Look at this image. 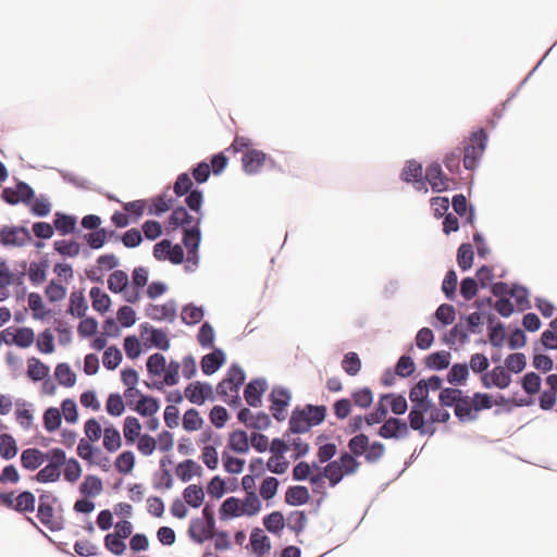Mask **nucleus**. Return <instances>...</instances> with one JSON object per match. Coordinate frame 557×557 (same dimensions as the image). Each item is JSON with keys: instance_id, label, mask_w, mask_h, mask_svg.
I'll use <instances>...</instances> for the list:
<instances>
[{"instance_id": "nucleus-18", "label": "nucleus", "mask_w": 557, "mask_h": 557, "mask_svg": "<svg viewBox=\"0 0 557 557\" xmlns=\"http://www.w3.org/2000/svg\"><path fill=\"white\" fill-rule=\"evenodd\" d=\"M250 545L255 554L259 557L264 556L271 549V543L269 537L263 533L261 529H253L250 534Z\"/></svg>"}, {"instance_id": "nucleus-53", "label": "nucleus", "mask_w": 557, "mask_h": 557, "mask_svg": "<svg viewBox=\"0 0 557 557\" xmlns=\"http://www.w3.org/2000/svg\"><path fill=\"white\" fill-rule=\"evenodd\" d=\"M527 366L525 356L522 352L510 354L505 359V368L510 372L520 373Z\"/></svg>"}, {"instance_id": "nucleus-13", "label": "nucleus", "mask_w": 557, "mask_h": 557, "mask_svg": "<svg viewBox=\"0 0 557 557\" xmlns=\"http://www.w3.org/2000/svg\"><path fill=\"white\" fill-rule=\"evenodd\" d=\"M425 180L436 193L444 191L449 187V180L444 175L438 163H432L426 168Z\"/></svg>"}, {"instance_id": "nucleus-11", "label": "nucleus", "mask_w": 557, "mask_h": 557, "mask_svg": "<svg viewBox=\"0 0 557 557\" xmlns=\"http://www.w3.org/2000/svg\"><path fill=\"white\" fill-rule=\"evenodd\" d=\"M200 219H198L195 224L184 230L183 244L187 248V261L197 263L198 262V247L200 244V230H199Z\"/></svg>"}, {"instance_id": "nucleus-36", "label": "nucleus", "mask_w": 557, "mask_h": 557, "mask_svg": "<svg viewBox=\"0 0 557 557\" xmlns=\"http://www.w3.org/2000/svg\"><path fill=\"white\" fill-rule=\"evenodd\" d=\"M183 496L189 506L198 508L205 499V492L201 486L191 484L184 490Z\"/></svg>"}, {"instance_id": "nucleus-60", "label": "nucleus", "mask_w": 557, "mask_h": 557, "mask_svg": "<svg viewBox=\"0 0 557 557\" xmlns=\"http://www.w3.org/2000/svg\"><path fill=\"white\" fill-rule=\"evenodd\" d=\"M541 376L534 372L527 373L522 379V388L529 395H534L541 389Z\"/></svg>"}, {"instance_id": "nucleus-54", "label": "nucleus", "mask_w": 557, "mask_h": 557, "mask_svg": "<svg viewBox=\"0 0 557 557\" xmlns=\"http://www.w3.org/2000/svg\"><path fill=\"white\" fill-rule=\"evenodd\" d=\"M165 357L162 354L156 352L147 360V370L149 374L157 376L165 371Z\"/></svg>"}, {"instance_id": "nucleus-6", "label": "nucleus", "mask_w": 557, "mask_h": 557, "mask_svg": "<svg viewBox=\"0 0 557 557\" xmlns=\"http://www.w3.org/2000/svg\"><path fill=\"white\" fill-rule=\"evenodd\" d=\"M48 462L46 467L40 469L35 479L40 483L57 482L61 476V469L65 463V453L61 448H52L48 450Z\"/></svg>"}, {"instance_id": "nucleus-52", "label": "nucleus", "mask_w": 557, "mask_h": 557, "mask_svg": "<svg viewBox=\"0 0 557 557\" xmlns=\"http://www.w3.org/2000/svg\"><path fill=\"white\" fill-rule=\"evenodd\" d=\"M307 524V516L301 510H295L292 511L287 517V527L295 532L296 534H299Z\"/></svg>"}, {"instance_id": "nucleus-25", "label": "nucleus", "mask_w": 557, "mask_h": 557, "mask_svg": "<svg viewBox=\"0 0 557 557\" xmlns=\"http://www.w3.org/2000/svg\"><path fill=\"white\" fill-rule=\"evenodd\" d=\"M469 377V367L466 363H455L447 373L446 380L455 386L465 385Z\"/></svg>"}, {"instance_id": "nucleus-43", "label": "nucleus", "mask_w": 557, "mask_h": 557, "mask_svg": "<svg viewBox=\"0 0 557 557\" xmlns=\"http://www.w3.org/2000/svg\"><path fill=\"white\" fill-rule=\"evenodd\" d=\"M422 165L414 161L410 160L406 163L401 176L406 182H419L422 183Z\"/></svg>"}, {"instance_id": "nucleus-45", "label": "nucleus", "mask_w": 557, "mask_h": 557, "mask_svg": "<svg viewBox=\"0 0 557 557\" xmlns=\"http://www.w3.org/2000/svg\"><path fill=\"white\" fill-rule=\"evenodd\" d=\"M35 342V333L29 327H20L15 331L12 343L21 348H27Z\"/></svg>"}, {"instance_id": "nucleus-48", "label": "nucleus", "mask_w": 557, "mask_h": 557, "mask_svg": "<svg viewBox=\"0 0 557 557\" xmlns=\"http://www.w3.org/2000/svg\"><path fill=\"white\" fill-rule=\"evenodd\" d=\"M202 424H203V419L200 417L199 412L196 409L190 408L184 413L183 428L186 431H188V432L197 431V430L201 429Z\"/></svg>"}, {"instance_id": "nucleus-7", "label": "nucleus", "mask_w": 557, "mask_h": 557, "mask_svg": "<svg viewBox=\"0 0 557 557\" xmlns=\"http://www.w3.org/2000/svg\"><path fill=\"white\" fill-rule=\"evenodd\" d=\"M108 287L112 293H122L125 301L136 304L140 299V292L129 286V280L126 272L115 270L109 275Z\"/></svg>"}, {"instance_id": "nucleus-3", "label": "nucleus", "mask_w": 557, "mask_h": 557, "mask_svg": "<svg viewBox=\"0 0 557 557\" xmlns=\"http://www.w3.org/2000/svg\"><path fill=\"white\" fill-rule=\"evenodd\" d=\"M487 143V134L481 128L471 134L468 140L465 141L463 149V165L467 170H473L479 159L482 157Z\"/></svg>"}, {"instance_id": "nucleus-58", "label": "nucleus", "mask_w": 557, "mask_h": 557, "mask_svg": "<svg viewBox=\"0 0 557 557\" xmlns=\"http://www.w3.org/2000/svg\"><path fill=\"white\" fill-rule=\"evenodd\" d=\"M76 220L71 215L57 214L54 226L61 235L71 234L75 231Z\"/></svg>"}, {"instance_id": "nucleus-40", "label": "nucleus", "mask_w": 557, "mask_h": 557, "mask_svg": "<svg viewBox=\"0 0 557 557\" xmlns=\"http://www.w3.org/2000/svg\"><path fill=\"white\" fill-rule=\"evenodd\" d=\"M263 524L269 532L278 534L285 527V518L281 511H273L264 517Z\"/></svg>"}, {"instance_id": "nucleus-49", "label": "nucleus", "mask_w": 557, "mask_h": 557, "mask_svg": "<svg viewBox=\"0 0 557 557\" xmlns=\"http://www.w3.org/2000/svg\"><path fill=\"white\" fill-rule=\"evenodd\" d=\"M48 264L46 261L32 262L28 268V277L33 284H41L46 281Z\"/></svg>"}, {"instance_id": "nucleus-39", "label": "nucleus", "mask_w": 557, "mask_h": 557, "mask_svg": "<svg viewBox=\"0 0 557 557\" xmlns=\"http://www.w3.org/2000/svg\"><path fill=\"white\" fill-rule=\"evenodd\" d=\"M54 374L58 382L65 387H72L76 383V375L67 363H59Z\"/></svg>"}, {"instance_id": "nucleus-17", "label": "nucleus", "mask_w": 557, "mask_h": 557, "mask_svg": "<svg viewBox=\"0 0 557 557\" xmlns=\"http://www.w3.org/2000/svg\"><path fill=\"white\" fill-rule=\"evenodd\" d=\"M225 361V355L221 349L206 355L201 359V370L205 374L210 375L220 369Z\"/></svg>"}, {"instance_id": "nucleus-62", "label": "nucleus", "mask_w": 557, "mask_h": 557, "mask_svg": "<svg viewBox=\"0 0 557 557\" xmlns=\"http://www.w3.org/2000/svg\"><path fill=\"white\" fill-rule=\"evenodd\" d=\"M343 370L349 375H356L361 368V361L356 352H348L342 361Z\"/></svg>"}, {"instance_id": "nucleus-51", "label": "nucleus", "mask_w": 557, "mask_h": 557, "mask_svg": "<svg viewBox=\"0 0 557 557\" xmlns=\"http://www.w3.org/2000/svg\"><path fill=\"white\" fill-rule=\"evenodd\" d=\"M457 262L461 270L466 271L472 267L473 249L471 244H462L458 248Z\"/></svg>"}, {"instance_id": "nucleus-15", "label": "nucleus", "mask_w": 557, "mask_h": 557, "mask_svg": "<svg viewBox=\"0 0 557 557\" xmlns=\"http://www.w3.org/2000/svg\"><path fill=\"white\" fill-rule=\"evenodd\" d=\"M48 458V451L44 453L38 448H27L21 454L22 467L29 471L38 469Z\"/></svg>"}, {"instance_id": "nucleus-56", "label": "nucleus", "mask_w": 557, "mask_h": 557, "mask_svg": "<svg viewBox=\"0 0 557 557\" xmlns=\"http://www.w3.org/2000/svg\"><path fill=\"white\" fill-rule=\"evenodd\" d=\"M106 409L110 416H121L125 410L122 396L120 394H110L107 399Z\"/></svg>"}, {"instance_id": "nucleus-37", "label": "nucleus", "mask_w": 557, "mask_h": 557, "mask_svg": "<svg viewBox=\"0 0 557 557\" xmlns=\"http://www.w3.org/2000/svg\"><path fill=\"white\" fill-rule=\"evenodd\" d=\"M90 298L92 301V308L100 313H104L111 305L110 297L99 287H92L90 289Z\"/></svg>"}, {"instance_id": "nucleus-63", "label": "nucleus", "mask_w": 557, "mask_h": 557, "mask_svg": "<svg viewBox=\"0 0 557 557\" xmlns=\"http://www.w3.org/2000/svg\"><path fill=\"white\" fill-rule=\"evenodd\" d=\"M243 515L255 516L261 508V503L253 492L247 493L246 498L242 502Z\"/></svg>"}, {"instance_id": "nucleus-47", "label": "nucleus", "mask_w": 557, "mask_h": 557, "mask_svg": "<svg viewBox=\"0 0 557 557\" xmlns=\"http://www.w3.org/2000/svg\"><path fill=\"white\" fill-rule=\"evenodd\" d=\"M307 420L310 422L311 426L319 425L325 419L326 408L324 406H312L307 405L304 409Z\"/></svg>"}, {"instance_id": "nucleus-32", "label": "nucleus", "mask_w": 557, "mask_h": 557, "mask_svg": "<svg viewBox=\"0 0 557 557\" xmlns=\"http://www.w3.org/2000/svg\"><path fill=\"white\" fill-rule=\"evenodd\" d=\"M451 355L449 351L441 350L429 355L425 358V366L430 369L443 370L450 363Z\"/></svg>"}, {"instance_id": "nucleus-50", "label": "nucleus", "mask_w": 557, "mask_h": 557, "mask_svg": "<svg viewBox=\"0 0 557 557\" xmlns=\"http://www.w3.org/2000/svg\"><path fill=\"white\" fill-rule=\"evenodd\" d=\"M135 466V456L131 450L123 451L115 460V468L120 473L128 474Z\"/></svg>"}, {"instance_id": "nucleus-28", "label": "nucleus", "mask_w": 557, "mask_h": 557, "mask_svg": "<svg viewBox=\"0 0 557 557\" xmlns=\"http://www.w3.org/2000/svg\"><path fill=\"white\" fill-rule=\"evenodd\" d=\"M408 434V425L405 421L397 418L385 420V438L404 437Z\"/></svg>"}, {"instance_id": "nucleus-1", "label": "nucleus", "mask_w": 557, "mask_h": 557, "mask_svg": "<svg viewBox=\"0 0 557 557\" xmlns=\"http://www.w3.org/2000/svg\"><path fill=\"white\" fill-rule=\"evenodd\" d=\"M409 399L412 403L409 412L410 428L418 431L420 435L432 436L436 432V423H446L450 419V413L436 407L429 399V392L424 380H420L409 393Z\"/></svg>"}, {"instance_id": "nucleus-26", "label": "nucleus", "mask_w": 557, "mask_h": 557, "mask_svg": "<svg viewBox=\"0 0 557 557\" xmlns=\"http://www.w3.org/2000/svg\"><path fill=\"white\" fill-rule=\"evenodd\" d=\"M309 499L310 495L306 486H292L286 491L285 494V502L294 506L307 504Z\"/></svg>"}, {"instance_id": "nucleus-33", "label": "nucleus", "mask_w": 557, "mask_h": 557, "mask_svg": "<svg viewBox=\"0 0 557 557\" xmlns=\"http://www.w3.org/2000/svg\"><path fill=\"white\" fill-rule=\"evenodd\" d=\"M311 424L307 420L305 412L301 410H294L289 419V431L292 433H306L310 430Z\"/></svg>"}, {"instance_id": "nucleus-23", "label": "nucleus", "mask_w": 557, "mask_h": 557, "mask_svg": "<svg viewBox=\"0 0 557 557\" xmlns=\"http://www.w3.org/2000/svg\"><path fill=\"white\" fill-rule=\"evenodd\" d=\"M131 408L143 417H153L159 411L160 405L158 399L151 396L140 395L139 400Z\"/></svg>"}, {"instance_id": "nucleus-41", "label": "nucleus", "mask_w": 557, "mask_h": 557, "mask_svg": "<svg viewBox=\"0 0 557 557\" xmlns=\"http://www.w3.org/2000/svg\"><path fill=\"white\" fill-rule=\"evenodd\" d=\"M87 308L84 295L81 292H73L70 297L69 312L78 318H83Z\"/></svg>"}, {"instance_id": "nucleus-55", "label": "nucleus", "mask_w": 557, "mask_h": 557, "mask_svg": "<svg viewBox=\"0 0 557 557\" xmlns=\"http://www.w3.org/2000/svg\"><path fill=\"white\" fill-rule=\"evenodd\" d=\"M222 461H223L225 471H227L228 473H232V474L242 473L244 470V467H245L244 459L233 457L226 451H223V454H222Z\"/></svg>"}, {"instance_id": "nucleus-57", "label": "nucleus", "mask_w": 557, "mask_h": 557, "mask_svg": "<svg viewBox=\"0 0 557 557\" xmlns=\"http://www.w3.org/2000/svg\"><path fill=\"white\" fill-rule=\"evenodd\" d=\"M122 361V352L119 348L111 346L106 349L102 362L108 370H114Z\"/></svg>"}, {"instance_id": "nucleus-44", "label": "nucleus", "mask_w": 557, "mask_h": 557, "mask_svg": "<svg viewBox=\"0 0 557 557\" xmlns=\"http://www.w3.org/2000/svg\"><path fill=\"white\" fill-rule=\"evenodd\" d=\"M35 496L33 493L25 491L16 496L14 510L18 512H33L35 510Z\"/></svg>"}, {"instance_id": "nucleus-14", "label": "nucleus", "mask_w": 557, "mask_h": 557, "mask_svg": "<svg viewBox=\"0 0 557 557\" xmlns=\"http://www.w3.org/2000/svg\"><path fill=\"white\" fill-rule=\"evenodd\" d=\"M267 389V382L264 379H256L250 381L244 391V396L247 404L251 407H258L261 404V397Z\"/></svg>"}, {"instance_id": "nucleus-29", "label": "nucleus", "mask_w": 557, "mask_h": 557, "mask_svg": "<svg viewBox=\"0 0 557 557\" xmlns=\"http://www.w3.org/2000/svg\"><path fill=\"white\" fill-rule=\"evenodd\" d=\"M49 374V367L42 363L39 359L32 357L27 361V375L33 381L45 380Z\"/></svg>"}, {"instance_id": "nucleus-61", "label": "nucleus", "mask_w": 557, "mask_h": 557, "mask_svg": "<svg viewBox=\"0 0 557 557\" xmlns=\"http://www.w3.org/2000/svg\"><path fill=\"white\" fill-rule=\"evenodd\" d=\"M63 467H64V479L67 482L74 483L81 478L82 467L76 459H74V458H71L69 460L65 459V463Z\"/></svg>"}, {"instance_id": "nucleus-35", "label": "nucleus", "mask_w": 557, "mask_h": 557, "mask_svg": "<svg viewBox=\"0 0 557 557\" xmlns=\"http://www.w3.org/2000/svg\"><path fill=\"white\" fill-rule=\"evenodd\" d=\"M44 428L47 432H54L57 431L61 423H62V413L61 411L55 407H50L46 409L44 412Z\"/></svg>"}, {"instance_id": "nucleus-42", "label": "nucleus", "mask_w": 557, "mask_h": 557, "mask_svg": "<svg viewBox=\"0 0 557 557\" xmlns=\"http://www.w3.org/2000/svg\"><path fill=\"white\" fill-rule=\"evenodd\" d=\"M17 454L15 440L10 434L0 435V456L5 459H12Z\"/></svg>"}, {"instance_id": "nucleus-21", "label": "nucleus", "mask_w": 557, "mask_h": 557, "mask_svg": "<svg viewBox=\"0 0 557 557\" xmlns=\"http://www.w3.org/2000/svg\"><path fill=\"white\" fill-rule=\"evenodd\" d=\"M250 440L245 431L236 430L228 435V448L238 454L249 451Z\"/></svg>"}, {"instance_id": "nucleus-5", "label": "nucleus", "mask_w": 557, "mask_h": 557, "mask_svg": "<svg viewBox=\"0 0 557 557\" xmlns=\"http://www.w3.org/2000/svg\"><path fill=\"white\" fill-rule=\"evenodd\" d=\"M244 381V370L239 366L233 364L226 377L218 384L216 392L225 401L230 398V403H237L239 401L238 389Z\"/></svg>"}, {"instance_id": "nucleus-20", "label": "nucleus", "mask_w": 557, "mask_h": 557, "mask_svg": "<svg viewBox=\"0 0 557 557\" xmlns=\"http://www.w3.org/2000/svg\"><path fill=\"white\" fill-rule=\"evenodd\" d=\"M37 517L40 522L50 531H59L62 524L54 518L53 505H38Z\"/></svg>"}, {"instance_id": "nucleus-12", "label": "nucleus", "mask_w": 557, "mask_h": 557, "mask_svg": "<svg viewBox=\"0 0 557 557\" xmlns=\"http://www.w3.org/2000/svg\"><path fill=\"white\" fill-rule=\"evenodd\" d=\"M185 397L193 404L202 405L207 399H213V389L210 384L197 381L187 385Z\"/></svg>"}, {"instance_id": "nucleus-16", "label": "nucleus", "mask_w": 557, "mask_h": 557, "mask_svg": "<svg viewBox=\"0 0 557 557\" xmlns=\"http://www.w3.org/2000/svg\"><path fill=\"white\" fill-rule=\"evenodd\" d=\"M147 314L152 320L172 321L176 314L175 302L171 300L163 305H150L147 308Z\"/></svg>"}, {"instance_id": "nucleus-19", "label": "nucleus", "mask_w": 557, "mask_h": 557, "mask_svg": "<svg viewBox=\"0 0 557 557\" xmlns=\"http://www.w3.org/2000/svg\"><path fill=\"white\" fill-rule=\"evenodd\" d=\"M197 220L198 219L190 215L184 207H177L169 218V226L172 228L183 226L185 230L191 227Z\"/></svg>"}, {"instance_id": "nucleus-2", "label": "nucleus", "mask_w": 557, "mask_h": 557, "mask_svg": "<svg viewBox=\"0 0 557 557\" xmlns=\"http://www.w3.org/2000/svg\"><path fill=\"white\" fill-rule=\"evenodd\" d=\"M498 404V401L493 400L490 394L476 392L469 396L462 392V397H459L454 412L459 421L469 422L476 420L478 413L481 410L491 409L494 405Z\"/></svg>"}, {"instance_id": "nucleus-27", "label": "nucleus", "mask_w": 557, "mask_h": 557, "mask_svg": "<svg viewBox=\"0 0 557 557\" xmlns=\"http://www.w3.org/2000/svg\"><path fill=\"white\" fill-rule=\"evenodd\" d=\"M103 490L102 481L96 475H86L79 486L81 493L86 497H96Z\"/></svg>"}, {"instance_id": "nucleus-10", "label": "nucleus", "mask_w": 557, "mask_h": 557, "mask_svg": "<svg viewBox=\"0 0 557 557\" xmlns=\"http://www.w3.org/2000/svg\"><path fill=\"white\" fill-rule=\"evenodd\" d=\"M292 396L290 393L283 387H274L271 392V411L277 421H283L286 418V407L289 404Z\"/></svg>"}, {"instance_id": "nucleus-30", "label": "nucleus", "mask_w": 557, "mask_h": 557, "mask_svg": "<svg viewBox=\"0 0 557 557\" xmlns=\"http://www.w3.org/2000/svg\"><path fill=\"white\" fill-rule=\"evenodd\" d=\"M201 472V467L191 459H186L176 467V474L183 481H189L194 475Z\"/></svg>"}, {"instance_id": "nucleus-59", "label": "nucleus", "mask_w": 557, "mask_h": 557, "mask_svg": "<svg viewBox=\"0 0 557 557\" xmlns=\"http://www.w3.org/2000/svg\"><path fill=\"white\" fill-rule=\"evenodd\" d=\"M104 546L114 555H122L126 549V544L123 539L119 537L114 533H109L104 536Z\"/></svg>"}, {"instance_id": "nucleus-34", "label": "nucleus", "mask_w": 557, "mask_h": 557, "mask_svg": "<svg viewBox=\"0 0 557 557\" xmlns=\"http://www.w3.org/2000/svg\"><path fill=\"white\" fill-rule=\"evenodd\" d=\"M243 515V506L242 502L236 497L226 498L221 508H220V517L221 519H225L228 517H239Z\"/></svg>"}, {"instance_id": "nucleus-8", "label": "nucleus", "mask_w": 557, "mask_h": 557, "mask_svg": "<svg viewBox=\"0 0 557 557\" xmlns=\"http://www.w3.org/2000/svg\"><path fill=\"white\" fill-rule=\"evenodd\" d=\"M30 240L29 231L23 226H3L0 228V243L3 246H24Z\"/></svg>"}, {"instance_id": "nucleus-31", "label": "nucleus", "mask_w": 557, "mask_h": 557, "mask_svg": "<svg viewBox=\"0 0 557 557\" xmlns=\"http://www.w3.org/2000/svg\"><path fill=\"white\" fill-rule=\"evenodd\" d=\"M122 446V438L120 432L114 426H107L103 430V447L109 453L119 450Z\"/></svg>"}, {"instance_id": "nucleus-22", "label": "nucleus", "mask_w": 557, "mask_h": 557, "mask_svg": "<svg viewBox=\"0 0 557 557\" xmlns=\"http://www.w3.org/2000/svg\"><path fill=\"white\" fill-rule=\"evenodd\" d=\"M188 534L191 540L200 544L214 536V532L207 529V525L201 519H194L190 522Z\"/></svg>"}, {"instance_id": "nucleus-9", "label": "nucleus", "mask_w": 557, "mask_h": 557, "mask_svg": "<svg viewBox=\"0 0 557 557\" xmlns=\"http://www.w3.org/2000/svg\"><path fill=\"white\" fill-rule=\"evenodd\" d=\"M273 162L271 158L261 150L248 149L242 158L243 169L247 174H257L267 164Z\"/></svg>"}, {"instance_id": "nucleus-38", "label": "nucleus", "mask_w": 557, "mask_h": 557, "mask_svg": "<svg viewBox=\"0 0 557 557\" xmlns=\"http://www.w3.org/2000/svg\"><path fill=\"white\" fill-rule=\"evenodd\" d=\"M492 383L500 389L507 388L511 383V375L509 371L503 366H496L490 371Z\"/></svg>"}, {"instance_id": "nucleus-64", "label": "nucleus", "mask_w": 557, "mask_h": 557, "mask_svg": "<svg viewBox=\"0 0 557 557\" xmlns=\"http://www.w3.org/2000/svg\"><path fill=\"white\" fill-rule=\"evenodd\" d=\"M37 348L44 354H51L54 351V337L50 330H46L39 334L37 338Z\"/></svg>"}, {"instance_id": "nucleus-24", "label": "nucleus", "mask_w": 557, "mask_h": 557, "mask_svg": "<svg viewBox=\"0 0 557 557\" xmlns=\"http://www.w3.org/2000/svg\"><path fill=\"white\" fill-rule=\"evenodd\" d=\"M140 432L141 424L136 417L128 416L124 419L123 434L128 445H133L143 435Z\"/></svg>"}, {"instance_id": "nucleus-46", "label": "nucleus", "mask_w": 557, "mask_h": 557, "mask_svg": "<svg viewBox=\"0 0 557 557\" xmlns=\"http://www.w3.org/2000/svg\"><path fill=\"white\" fill-rule=\"evenodd\" d=\"M462 392L459 388L446 387L442 388L438 395L440 404L443 407H454L459 400V397H462Z\"/></svg>"}, {"instance_id": "nucleus-4", "label": "nucleus", "mask_w": 557, "mask_h": 557, "mask_svg": "<svg viewBox=\"0 0 557 557\" xmlns=\"http://www.w3.org/2000/svg\"><path fill=\"white\" fill-rule=\"evenodd\" d=\"M359 462L348 453L343 454L338 460L331 461L324 468L323 475L329 479L331 486L338 484L344 475L354 473Z\"/></svg>"}]
</instances>
